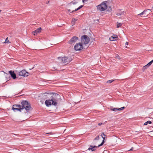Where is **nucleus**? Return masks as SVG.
Instances as JSON below:
<instances>
[{
	"instance_id": "obj_1",
	"label": "nucleus",
	"mask_w": 153,
	"mask_h": 153,
	"mask_svg": "<svg viewBox=\"0 0 153 153\" xmlns=\"http://www.w3.org/2000/svg\"><path fill=\"white\" fill-rule=\"evenodd\" d=\"M59 97V95L57 94H53L52 98L51 100H46L45 102V104L47 106L53 105L54 106L57 105V98Z\"/></svg>"
},
{
	"instance_id": "obj_2",
	"label": "nucleus",
	"mask_w": 153,
	"mask_h": 153,
	"mask_svg": "<svg viewBox=\"0 0 153 153\" xmlns=\"http://www.w3.org/2000/svg\"><path fill=\"white\" fill-rule=\"evenodd\" d=\"M107 2V1H104L100 5L97 6V10L100 11L105 10L107 7V6L106 5Z\"/></svg>"
},
{
	"instance_id": "obj_3",
	"label": "nucleus",
	"mask_w": 153,
	"mask_h": 153,
	"mask_svg": "<svg viewBox=\"0 0 153 153\" xmlns=\"http://www.w3.org/2000/svg\"><path fill=\"white\" fill-rule=\"evenodd\" d=\"M22 110L24 108L26 110H29L30 108V103L27 101H23L22 102Z\"/></svg>"
},
{
	"instance_id": "obj_4",
	"label": "nucleus",
	"mask_w": 153,
	"mask_h": 153,
	"mask_svg": "<svg viewBox=\"0 0 153 153\" xmlns=\"http://www.w3.org/2000/svg\"><path fill=\"white\" fill-rule=\"evenodd\" d=\"M58 59L59 60H61L63 63H67V64L70 62L72 60V59L70 57L66 56L62 57H58Z\"/></svg>"
},
{
	"instance_id": "obj_5",
	"label": "nucleus",
	"mask_w": 153,
	"mask_h": 153,
	"mask_svg": "<svg viewBox=\"0 0 153 153\" xmlns=\"http://www.w3.org/2000/svg\"><path fill=\"white\" fill-rule=\"evenodd\" d=\"M82 44L86 45L88 44L89 41V39L86 35H84L81 38Z\"/></svg>"
},
{
	"instance_id": "obj_6",
	"label": "nucleus",
	"mask_w": 153,
	"mask_h": 153,
	"mask_svg": "<svg viewBox=\"0 0 153 153\" xmlns=\"http://www.w3.org/2000/svg\"><path fill=\"white\" fill-rule=\"evenodd\" d=\"M82 44L80 43H76L74 46V49L76 51H80L83 48Z\"/></svg>"
},
{
	"instance_id": "obj_7",
	"label": "nucleus",
	"mask_w": 153,
	"mask_h": 153,
	"mask_svg": "<svg viewBox=\"0 0 153 153\" xmlns=\"http://www.w3.org/2000/svg\"><path fill=\"white\" fill-rule=\"evenodd\" d=\"M12 110L15 112L17 111H21L22 110L21 106L18 105H13L12 107Z\"/></svg>"
},
{
	"instance_id": "obj_8",
	"label": "nucleus",
	"mask_w": 153,
	"mask_h": 153,
	"mask_svg": "<svg viewBox=\"0 0 153 153\" xmlns=\"http://www.w3.org/2000/svg\"><path fill=\"white\" fill-rule=\"evenodd\" d=\"M78 40V38L75 36H74L68 42V43L70 44H72L75 43Z\"/></svg>"
},
{
	"instance_id": "obj_9",
	"label": "nucleus",
	"mask_w": 153,
	"mask_h": 153,
	"mask_svg": "<svg viewBox=\"0 0 153 153\" xmlns=\"http://www.w3.org/2000/svg\"><path fill=\"white\" fill-rule=\"evenodd\" d=\"M29 73L27 72L25 70H22L19 72V76H23L24 77H27L28 76Z\"/></svg>"
},
{
	"instance_id": "obj_10",
	"label": "nucleus",
	"mask_w": 153,
	"mask_h": 153,
	"mask_svg": "<svg viewBox=\"0 0 153 153\" xmlns=\"http://www.w3.org/2000/svg\"><path fill=\"white\" fill-rule=\"evenodd\" d=\"M9 73L13 79H14L16 78V75L14 73V71H9Z\"/></svg>"
},
{
	"instance_id": "obj_11",
	"label": "nucleus",
	"mask_w": 153,
	"mask_h": 153,
	"mask_svg": "<svg viewBox=\"0 0 153 153\" xmlns=\"http://www.w3.org/2000/svg\"><path fill=\"white\" fill-rule=\"evenodd\" d=\"M90 147L88 149V150L92 152V151H94V150L96 148H97L98 146H90Z\"/></svg>"
},
{
	"instance_id": "obj_12",
	"label": "nucleus",
	"mask_w": 153,
	"mask_h": 153,
	"mask_svg": "<svg viewBox=\"0 0 153 153\" xmlns=\"http://www.w3.org/2000/svg\"><path fill=\"white\" fill-rule=\"evenodd\" d=\"M41 28L40 27L38 29H37L36 30L34 31L33 32V34L34 35H35L36 34H37V33H39L41 31Z\"/></svg>"
},
{
	"instance_id": "obj_13",
	"label": "nucleus",
	"mask_w": 153,
	"mask_h": 153,
	"mask_svg": "<svg viewBox=\"0 0 153 153\" xmlns=\"http://www.w3.org/2000/svg\"><path fill=\"white\" fill-rule=\"evenodd\" d=\"M148 10H149L150 11H151V10L149 9H147L146 10H144L143 12L137 15L138 16H140L141 15H143L144 14H145L146 13V12H147Z\"/></svg>"
},
{
	"instance_id": "obj_14",
	"label": "nucleus",
	"mask_w": 153,
	"mask_h": 153,
	"mask_svg": "<svg viewBox=\"0 0 153 153\" xmlns=\"http://www.w3.org/2000/svg\"><path fill=\"white\" fill-rule=\"evenodd\" d=\"M83 5H81L79 7H78L77 8L75 9V10H74L73 11H71V10L70 9H69L68 10V11L70 13L73 12L75 11H76L79 9H80V8H82L83 7Z\"/></svg>"
},
{
	"instance_id": "obj_15",
	"label": "nucleus",
	"mask_w": 153,
	"mask_h": 153,
	"mask_svg": "<svg viewBox=\"0 0 153 153\" xmlns=\"http://www.w3.org/2000/svg\"><path fill=\"white\" fill-rule=\"evenodd\" d=\"M124 11H123L121 10H120L119 11V13H117L116 14V15L118 16H120L121 15H124Z\"/></svg>"
},
{
	"instance_id": "obj_16",
	"label": "nucleus",
	"mask_w": 153,
	"mask_h": 153,
	"mask_svg": "<svg viewBox=\"0 0 153 153\" xmlns=\"http://www.w3.org/2000/svg\"><path fill=\"white\" fill-rule=\"evenodd\" d=\"M101 136H102V138L103 139V140L102 141V142L101 143L100 145H98V147H100V146H102L103 145V144H104V140L105 139V137H104L102 136V134L101 135Z\"/></svg>"
},
{
	"instance_id": "obj_17",
	"label": "nucleus",
	"mask_w": 153,
	"mask_h": 153,
	"mask_svg": "<svg viewBox=\"0 0 153 153\" xmlns=\"http://www.w3.org/2000/svg\"><path fill=\"white\" fill-rule=\"evenodd\" d=\"M77 19H73L71 22V25L72 26L74 25L75 24V22L77 21Z\"/></svg>"
},
{
	"instance_id": "obj_18",
	"label": "nucleus",
	"mask_w": 153,
	"mask_h": 153,
	"mask_svg": "<svg viewBox=\"0 0 153 153\" xmlns=\"http://www.w3.org/2000/svg\"><path fill=\"white\" fill-rule=\"evenodd\" d=\"M152 123V122L150 121H148L144 123V125H147L148 124H150Z\"/></svg>"
},
{
	"instance_id": "obj_19",
	"label": "nucleus",
	"mask_w": 153,
	"mask_h": 153,
	"mask_svg": "<svg viewBox=\"0 0 153 153\" xmlns=\"http://www.w3.org/2000/svg\"><path fill=\"white\" fill-rule=\"evenodd\" d=\"M149 66H148V65L147 64L146 65L144 66L143 67V71H144L147 68L149 67Z\"/></svg>"
},
{
	"instance_id": "obj_20",
	"label": "nucleus",
	"mask_w": 153,
	"mask_h": 153,
	"mask_svg": "<svg viewBox=\"0 0 153 153\" xmlns=\"http://www.w3.org/2000/svg\"><path fill=\"white\" fill-rule=\"evenodd\" d=\"M122 24L121 23H119L117 22V28H119V27H120L122 26Z\"/></svg>"
},
{
	"instance_id": "obj_21",
	"label": "nucleus",
	"mask_w": 153,
	"mask_h": 153,
	"mask_svg": "<svg viewBox=\"0 0 153 153\" xmlns=\"http://www.w3.org/2000/svg\"><path fill=\"white\" fill-rule=\"evenodd\" d=\"M111 110L114 111H117L118 110V108H111Z\"/></svg>"
},
{
	"instance_id": "obj_22",
	"label": "nucleus",
	"mask_w": 153,
	"mask_h": 153,
	"mask_svg": "<svg viewBox=\"0 0 153 153\" xmlns=\"http://www.w3.org/2000/svg\"><path fill=\"white\" fill-rule=\"evenodd\" d=\"M114 38H113V36H111L110 37L109 39L111 41H114L115 40V39H114Z\"/></svg>"
},
{
	"instance_id": "obj_23",
	"label": "nucleus",
	"mask_w": 153,
	"mask_h": 153,
	"mask_svg": "<svg viewBox=\"0 0 153 153\" xmlns=\"http://www.w3.org/2000/svg\"><path fill=\"white\" fill-rule=\"evenodd\" d=\"M153 62V60L149 62L147 64L149 66Z\"/></svg>"
},
{
	"instance_id": "obj_24",
	"label": "nucleus",
	"mask_w": 153,
	"mask_h": 153,
	"mask_svg": "<svg viewBox=\"0 0 153 153\" xmlns=\"http://www.w3.org/2000/svg\"><path fill=\"white\" fill-rule=\"evenodd\" d=\"M5 43H10L9 41L8 40V38L7 37L5 39V42H4Z\"/></svg>"
},
{
	"instance_id": "obj_25",
	"label": "nucleus",
	"mask_w": 153,
	"mask_h": 153,
	"mask_svg": "<svg viewBox=\"0 0 153 153\" xmlns=\"http://www.w3.org/2000/svg\"><path fill=\"white\" fill-rule=\"evenodd\" d=\"M124 108H125L124 107H121L120 108H118V110H119V111L122 110Z\"/></svg>"
},
{
	"instance_id": "obj_26",
	"label": "nucleus",
	"mask_w": 153,
	"mask_h": 153,
	"mask_svg": "<svg viewBox=\"0 0 153 153\" xmlns=\"http://www.w3.org/2000/svg\"><path fill=\"white\" fill-rule=\"evenodd\" d=\"M114 80H110L107 81V82L108 83H111Z\"/></svg>"
},
{
	"instance_id": "obj_27",
	"label": "nucleus",
	"mask_w": 153,
	"mask_h": 153,
	"mask_svg": "<svg viewBox=\"0 0 153 153\" xmlns=\"http://www.w3.org/2000/svg\"><path fill=\"white\" fill-rule=\"evenodd\" d=\"M99 139V137L98 136H97L95 139L94 140H98Z\"/></svg>"
},
{
	"instance_id": "obj_28",
	"label": "nucleus",
	"mask_w": 153,
	"mask_h": 153,
	"mask_svg": "<svg viewBox=\"0 0 153 153\" xmlns=\"http://www.w3.org/2000/svg\"><path fill=\"white\" fill-rule=\"evenodd\" d=\"M116 58L117 59H120V57L118 55H117L116 56Z\"/></svg>"
},
{
	"instance_id": "obj_29",
	"label": "nucleus",
	"mask_w": 153,
	"mask_h": 153,
	"mask_svg": "<svg viewBox=\"0 0 153 153\" xmlns=\"http://www.w3.org/2000/svg\"><path fill=\"white\" fill-rule=\"evenodd\" d=\"M23 120H16V122H20L23 121Z\"/></svg>"
},
{
	"instance_id": "obj_30",
	"label": "nucleus",
	"mask_w": 153,
	"mask_h": 153,
	"mask_svg": "<svg viewBox=\"0 0 153 153\" xmlns=\"http://www.w3.org/2000/svg\"><path fill=\"white\" fill-rule=\"evenodd\" d=\"M71 4H76L77 3V2H76V1H75V2H72L71 3Z\"/></svg>"
},
{
	"instance_id": "obj_31",
	"label": "nucleus",
	"mask_w": 153,
	"mask_h": 153,
	"mask_svg": "<svg viewBox=\"0 0 153 153\" xmlns=\"http://www.w3.org/2000/svg\"><path fill=\"white\" fill-rule=\"evenodd\" d=\"M113 38H114V39H115L117 38V35H116L115 36H113Z\"/></svg>"
},
{
	"instance_id": "obj_32",
	"label": "nucleus",
	"mask_w": 153,
	"mask_h": 153,
	"mask_svg": "<svg viewBox=\"0 0 153 153\" xmlns=\"http://www.w3.org/2000/svg\"><path fill=\"white\" fill-rule=\"evenodd\" d=\"M102 125V123H99V124H98V125L99 126H101Z\"/></svg>"
},
{
	"instance_id": "obj_33",
	"label": "nucleus",
	"mask_w": 153,
	"mask_h": 153,
	"mask_svg": "<svg viewBox=\"0 0 153 153\" xmlns=\"http://www.w3.org/2000/svg\"><path fill=\"white\" fill-rule=\"evenodd\" d=\"M82 2L83 3H84L85 2H86L87 1V0H82Z\"/></svg>"
},
{
	"instance_id": "obj_34",
	"label": "nucleus",
	"mask_w": 153,
	"mask_h": 153,
	"mask_svg": "<svg viewBox=\"0 0 153 153\" xmlns=\"http://www.w3.org/2000/svg\"><path fill=\"white\" fill-rule=\"evenodd\" d=\"M102 134V136L104 137H106V135L105 134H104L103 133Z\"/></svg>"
},
{
	"instance_id": "obj_35",
	"label": "nucleus",
	"mask_w": 153,
	"mask_h": 153,
	"mask_svg": "<svg viewBox=\"0 0 153 153\" xmlns=\"http://www.w3.org/2000/svg\"><path fill=\"white\" fill-rule=\"evenodd\" d=\"M128 42H126V43H125V45H128Z\"/></svg>"
},
{
	"instance_id": "obj_36",
	"label": "nucleus",
	"mask_w": 153,
	"mask_h": 153,
	"mask_svg": "<svg viewBox=\"0 0 153 153\" xmlns=\"http://www.w3.org/2000/svg\"><path fill=\"white\" fill-rule=\"evenodd\" d=\"M133 149V148L132 147L130 149L129 151H132Z\"/></svg>"
},
{
	"instance_id": "obj_37",
	"label": "nucleus",
	"mask_w": 153,
	"mask_h": 153,
	"mask_svg": "<svg viewBox=\"0 0 153 153\" xmlns=\"http://www.w3.org/2000/svg\"><path fill=\"white\" fill-rule=\"evenodd\" d=\"M152 9L153 10V7H152Z\"/></svg>"
}]
</instances>
